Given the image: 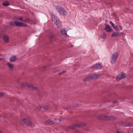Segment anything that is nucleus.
I'll list each match as a JSON object with an SVG mask.
<instances>
[{
	"mask_svg": "<svg viewBox=\"0 0 133 133\" xmlns=\"http://www.w3.org/2000/svg\"><path fill=\"white\" fill-rule=\"evenodd\" d=\"M97 119L102 120H113L115 119L116 117L113 116H108L103 115H100L97 116Z\"/></svg>",
	"mask_w": 133,
	"mask_h": 133,
	"instance_id": "1",
	"label": "nucleus"
},
{
	"mask_svg": "<svg viewBox=\"0 0 133 133\" xmlns=\"http://www.w3.org/2000/svg\"><path fill=\"white\" fill-rule=\"evenodd\" d=\"M51 17L52 20L55 22L58 28H62L61 23L59 18L54 14L51 15Z\"/></svg>",
	"mask_w": 133,
	"mask_h": 133,
	"instance_id": "2",
	"label": "nucleus"
},
{
	"mask_svg": "<svg viewBox=\"0 0 133 133\" xmlns=\"http://www.w3.org/2000/svg\"><path fill=\"white\" fill-rule=\"evenodd\" d=\"M119 56V54L117 52L114 53L112 55L111 61V63L113 64L116 63Z\"/></svg>",
	"mask_w": 133,
	"mask_h": 133,
	"instance_id": "3",
	"label": "nucleus"
},
{
	"mask_svg": "<svg viewBox=\"0 0 133 133\" xmlns=\"http://www.w3.org/2000/svg\"><path fill=\"white\" fill-rule=\"evenodd\" d=\"M21 122L25 123L28 126L30 127L32 125V124L31 121L28 117L24 118L22 121H21Z\"/></svg>",
	"mask_w": 133,
	"mask_h": 133,
	"instance_id": "4",
	"label": "nucleus"
},
{
	"mask_svg": "<svg viewBox=\"0 0 133 133\" xmlns=\"http://www.w3.org/2000/svg\"><path fill=\"white\" fill-rule=\"evenodd\" d=\"M49 107L46 105H39L37 107H36L35 108V110L36 111H39L41 110L42 109H43L44 110H46L49 109Z\"/></svg>",
	"mask_w": 133,
	"mask_h": 133,
	"instance_id": "5",
	"label": "nucleus"
},
{
	"mask_svg": "<svg viewBox=\"0 0 133 133\" xmlns=\"http://www.w3.org/2000/svg\"><path fill=\"white\" fill-rule=\"evenodd\" d=\"M15 25L18 26H23L26 27L28 26L27 24L18 22H16Z\"/></svg>",
	"mask_w": 133,
	"mask_h": 133,
	"instance_id": "6",
	"label": "nucleus"
},
{
	"mask_svg": "<svg viewBox=\"0 0 133 133\" xmlns=\"http://www.w3.org/2000/svg\"><path fill=\"white\" fill-rule=\"evenodd\" d=\"M126 77V74L125 73H122L119 75L117 77L116 79L117 80L125 78Z\"/></svg>",
	"mask_w": 133,
	"mask_h": 133,
	"instance_id": "7",
	"label": "nucleus"
},
{
	"mask_svg": "<svg viewBox=\"0 0 133 133\" xmlns=\"http://www.w3.org/2000/svg\"><path fill=\"white\" fill-rule=\"evenodd\" d=\"M56 120H58L57 119H53L52 120L49 119L45 121V123L47 124H52L55 123L56 121Z\"/></svg>",
	"mask_w": 133,
	"mask_h": 133,
	"instance_id": "8",
	"label": "nucleus"
},
{
	"mask_svg": "<svg viewBox=\"0 0 133 133\" xmlns=\"http://www.w3.org/2000/svg\"><path fill=\"white\" fill-rule=\"evenodd\" d=\"M6 65L8 67L9 69V70H12L14 68V65L13 64H12L10 62H7L6 63Z\"/></svg>",
	"mask_w": 133,
	"mask_h": 133,
	"instance_id": "9",
	"label": "nucleus"
},
{
	"mask_svg": "<svg viewBox=\"0 0 133 133\" xmlns=\"http://www.w3.org/2000/svg\"><path fill=\"white\" fill-rule=\"evenodd\" d=\"M3 40L6 43L8 42L9 40V37L6 35H4L3 36Z\"/></svg>",
	"mask_w": 133,
	"mask_h": 133,
	"instance_id": "10",
	"label": "nucleus"
},
{
	"mask_svg": "<svg viewBox=\"0 0 133 133\" xmlns=\"http://www.w3.org/2000/svg\"><path fill=\"white\" fill-rule=\"evenodd\" d=\"M102 67V65L100 63L97 64L95 65L92 66V68L97 69L101 68Z\"/></svg>",
	"mask_w": 133,
	"mask_h": 133,
	"instance_id": "11",
	"label": "nucleus"
},
{
	"mask_svg": "<svg viewBox=\"0 0 133 133\" xmlns=\"http://www.w3.org/2000/svg\"><path fill=\"white\" fill-rule=\"evenodd\" d=\"M60 32L61 34L63 35H67V31L64 29H62L60 30Z\"/></svg>",
	"mask_w": 133,
	"mask_h": 133,
	"instance_id": "12",
	"label": "nucleus"
},
{
	"mask_svg": "<svg viewBox=\"0 0 133 133\" xmlns=\"http://www.w3.org/2000/svg\"><path fill=\"white\" fill-rule=\"evenodd\" d=\"M59 14L61 15H67V12L63 8L59 13Z\"/></svg>",
	"mask_w": 133,
	"mask_h": 133,
	"instance_id": "13",
	"label": "nucleus"
},
{
	"mask_svg": "<svg viewBox=\"0 0 133 133\" xmlns=\"http://www.w3.org/2000/svg\"><path fill=\"white\" fill-rule=\"evenodd\" d=\"M63 8L61 6L56 5V10L59 13Z\"/></svg>",
	"mask_w": 133,
	"mask_h": 133,
	"instance_id": "14",
	"label": "nucleus"
},
{
	"mask_svg": "<svg viewBox=\"0 0 133 133\" xmlns=\"http://www.w3.org/2000/svg\"><path fill=\"white\" fill-rule=\"evenodd\" d=\"M17 58L15 56H12L10 59V61L11 62H14L16 60Z\"/></svg>",
	"mask_w": 133,
	"mask_h": 133,
	"instance_id": "15",
	"label": "nucleus"
},
{
	"mask_svg": "<svg viewBox=\"0 0 133 133\" xmlns=\"http://www.w3.org/2000/svg\"><path fill=\"white\" fill-rule=\"evenodd\" d=\"M100 74H93L92 75V79L96 78L99 77L100 76Z\"/></svg>",
	"mask_w": 133,
	"mask_h": 133,
	"instance_id": "16",
	"label": "nucleus"
},
{
	"mask_svg": "<svg viewBox=\"0 0 133 133\" xmlns=\"http://www.w3.org/2000/svg\"><path fill=\"white\" fill-rule=\"evenodd\" d=\"M120 36H121V34L119 32H114L112 35V37H113Z\"/></svg>",
	"mask_w": 133,
	"mask_h": 133,
	"instance_id": "17",
	"label": "nucleus"
},
{
	"mask_svg": "<svg viewBox=\"0 0 133 133\" xmlns=\"http://www.w3.org/2000/svg\"><path fill=\"white\" fill-rule=\"evenodd\" d=\"M91 79V76L90 75L84 78L83 80L84 81H88Z\"/></svg>",
	"mask_w": 133,
	"mask_h": 133,
	"instance_id": "18",
	"label": "nucleus"
},
{
	"mask_svg": "<svg viewBox=\"0 0 133 133\" xmlns=\"http://www.w3.org/2000/svg\"><path fill=\"white\" fill-rule=\"evenodd\" d=\"M52 40H55L57 39V37L56 35L52 34H51V36H50Z\"/></svg>",
	"mask_w": 133,
	"mask_h": 133,
	"instance_id": "19",
	"label": "nucleus"
},
{
	"mask_svg": "<svg viewBox=\"0 0 133 133\" xmlns=\"http://www.w3.org/2000/svg\"><path fill=\"white\" fill-rule=\"evenodd\" d=\"M105 29L107 32H110L111 30V29L110 26L108 25H107L105 28Z\"/></svg>",
	"mask_w": 133,
	"mask_h": 133,
	"instance_id": "20",
	"label": "nucleus"
},
{
	"mask_svg": "<svg viewBox=\"0 0 133 133\" xmlns=\"http://www.w3.org/2000/svg\"><path fill=\"white\" fill-rule=\"evenodd\" d=\"M23 22L28 23L29 22H32V20L31 19H29L28 18H25L24 20H23Z\"/></svg>",
	"mask_w": 133,
	"mask_h": 133,
	"instance_id": "21",
	"label": "nucleus"
},
{
	"mask_svg": "<svg viewBox=\"0 0 133 133\" xmlns=\"http://www.w3.org/2000/svg\"><path fill=\"white\" fill-rule=\"evenodd\" d=\"M3 5L5 6H7L9 5V4L8 2L7 1H5L3 2Z\"/></svg>",
	"mask_w": 133,
	"mask_h": 133,
	"instance_id": "22",
	"label": "nucleus"
},
{
	"mask_svg": "<svg viewBox=\"0 0 133 133\" xmlns=\"http://www.w3.org/2000/svg\"><path fill=\"white\" fill-rule=\"evenodd\" d=\"M26 85L28 87L31 88L33 90H34L36 88V87H34L31 84H26Z\"/></svg>",
	"mask_w": 133,
	"mask_h": 133,
	"instance_id": "23",
	"label": "nucleus"
},
{
	"mask_svg": "<svg viewBox=\"0 0 133 133\" xmlns=\"http://www.w3.org/2000/svg\"><path fill=\"white\" fill-rule=\"evenodd\" d=\"M103 39V40H104L106 38V34L104 33L101 37Z\"/></svg>",
	"mask_w": 133,
	"mask_h": 133,
	"instance_id": "24",
	"label": "nucleus"
},
{
	"mask_svg": "<svg viewBox=\"0 0 133 133\" xmlns=\"http://www.w3.org/2000/svg\"><path fill=\"white\" fill-rule=\"evenodd\" d=\"M16 22L14 21H11L9 23V25L11 26H14L15 25Z\"/></svg>",
	"mask_w": 133,
	"mask_h": 133,
	"instance_id": "25",
	"label": "nucleus"
},
{
	"mask_svg": "<svg viewBox=\"0 0 133 133\" xmlns=\"http://www.w3.org/2000/svg\"><path fill=\"white\" fill-rule=\"evenodd\" d=\"M113 28H114L116 31H118L119 30V29L117 25L115 26L114 27H113Z\"/></svg>",
	"mask_w": 133,
	"mask_h": 133,
	"instance_id": "26",
	"label": "nucleus"
},
{
	"mask_svg": "<svg viewBox=\"0 0 133 133\" xmlns=\"http://www.w3.org/2000/svg\"><path fill=\"white\" fill-rule=\"evenodd\" d=\"M109 23L110 24L112 25L113 28L115 26V25L112 22L110 21Z\"/></svg>",
	"mask_w": 133,
	"mask_h": 133,
	"instance_id": "27",
	"label": "nucleus"
},
{
	"mask_svg": "<svg viewBox=\"0 0 133 133\" xmlns=\"http://www.w3.org/2000/svg\"><path fill=\"white\" fill-rule=\"evenodd\" d=\"M126 126H133V124L128 123V124H127Z\"/></svg>",
	"mask_w": 133,
	"mask_h": 133,
	"instance_id": "28",
	"label": "nucleus"
},
{
	"mask_svg": "<svg viewBox=\"0 0 133 133\" xmlns=\"http://www.w3.org/2000/svg\"><path fill=\"white\" fill-rule=\"evenodd\" d=\"M74 127H73L72 128H71L72 129H74V128H75V126H76V127H80L81 126V125H78V124H76L74 126Z\"/></svg>",
	"mask_w": 133,
	"mask_h": 133,
	"instance_id": "29",
	"label": "nucleus"
},
{
	"mask_svg": "<svg viewBox=\"0 0 133 133\" xmlns=\"http://www.w3.org/2000/svg\"><path fill=\"white\" fill-rule=\"evenodd\" d=\"M66 72V71H63L62 72H60L59 73V75H61L62 74H64Z\"/></svg>",
	"mask_w": 133,
	"mask_h": 133,
	"instance_id": "30",
	"label": "nucleus"
},
{
	"mask_svg": "<svg viewBox=\"0 0 133 133\" xmlns=\"http://www.w3.org/2000/svg\"><path fill=\"white\" fill-rule=\"evenodd\" d=\"M18 19L20 20H21V21H23V17H20V18H18Z\"/></svg>",
	"mask_w": 133,
	"mask_h": 133,
	"instance_id": "31",
	"label": "nucleus"
},
{
	"mask_svg": "<svg viewBox=\"0 0 133 133\" xmlns=\"http://www.w3.org/2000/svg\"><path fill=\"white\" fill-rule=\"evenodd\" d=\"M119 27L120 29L122 30V29H123V27H122V26H121V25H119Z\"/></svg>",
	"mask_w": 133,
	"mask_h": 133,
	"instance_id": "32",
	"label": "nucleus"
},
{
	"mask_svg": "<svg viewBox=\"0 0 133 133\" xmlns=\"http://www.w3.org/2000/svg\"><path fill=\"white\" fill-rule=\"evenodd\" d=\"M4 94L3 93L0 92V95L1 96H3L4 95Z\"/></svg>",
	"mask_w": 133,
	"mask_h": 133,
	"instance_id": "33",
	"label": "nucleus"
},
{
	"mask_svg": "<svg viewBox=\"0 0 133 133\" xmlns=\"http://www.w3.org/2000/svg\"><path fill=\"white\" fill-rule=\"evenodd\" d=\"M2 34L0 33V38L2 37Z\"/></svg>",
	"mask_w": 133,
	"mask_h": 133,
	"instance_id": "34",
	"label": "nucleus"
},
{
	"mask_svg": "<svg viewBox=\"0 0 133 133\" xmlns=\"http://www.w3.org/2000/svg\"><path fill=\"white\" fill-rule=\"evenodd\" d=\"M69 109H74V107H73V106H72V107H71L70 108H69Z\"/></svg>",
	"mask_w": 133,
	"mask_h": 133,
	"instance_id": "35",
	"label": "nucleus"
},
{
	"mask_svg": "<svg viewBox=\"0 0 133 133\" xmlns=\"http://www.w3.org/2000/svg\"><path fill=\"white\" fill-rule=\"evenodd\" d=\"M117 133H122L121 132H120L117 131Z\"/></svg>",
	"mask_w": 133,
	"mask_h": 133,
	"instance_id": "36",
	"label": "nucleus"
},
{
	"mask_svg": "<svg viewBox=\"0 0 133 133\" xmlns=\"http://www.w3.org/2000/svg\"><path fill=\"white\" fill-rule=\"evenodd\" d=\"M117 102V101H114L113 102V103H116V102Z\"/></svg>",
	"mask_w": 133,
	"mask_h": 133,
	"instance_id": "37",
	"label": "nucleus"
},
{
	"mask_svg": "<svg viewBox=\"0 0 133 133\" xmlns=\"http://www.w3.org/2000/svg\"><path fill=\"white\" fill-rule=\"evenodd\" d=\"M2 59H0V60H1Z\"/></svg>",
	"mask_w": 133,
	"mask_h": 133,
	"instance_id": "38",
	"label": "nucleus"
},
{
	"mask_svg": "<svg viewBox=\"0 0 133 133\" xmlns=\"http://www.w3.org/2000/svg\"><path fill=\"white\" fill-rule=\"evenodd\" d=\"M59 121H61V120H59Z\"/></svg>",
	"mask_w": 133,
	"mask_h": 133,
	"instance_id": "39",
	"label": "nucleus"
},
{
	"mask_svg": "<svg viewBox=\"0 0 133 133\" xmlns=\"http://www.w3.org/2000/svg\"><path fill=\"white\" fill-rule=\"evenodd\" d=\"M1 55L0 54V56H1Z\"/></svg>",
	"mask_w": 133,
	"mask_h": 133,
	"instance_id": "40",
	"label": "nucleus"
}]
</instances>
